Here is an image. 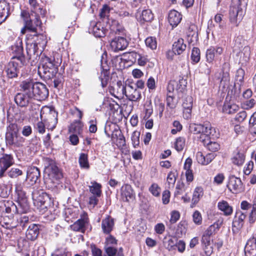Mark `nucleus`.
<instances>
[{
	"label": "nucleus",
	"mask_w": 256,
	"mask_h": 256,
	"mask_svg": "<svg viewBox=\"0 0 256 256\" xmlns=\"http://www.w3.org/2000/svg\"><path fill=\"white\" fill-rule=\"evenodd\" d=\"M23 87L27 92H30L32 98L38 100H46L48 96V90L42 82H34L32 80L23 82Z\"/></svg>",
	"instance_id": "obj_1"
},
{
	"label": "nucleus",
	"mask_w": 256,
	"mask_h": 256,
	"mask_svg": "<svg viewBox=\"0 0 256 256\" xmlns=\"http://www.w3.org/2000/svg\"><path fill=\"white\" fill-rule=\"evenodd\" d=\"M46 169L44 172L48 175L46 179V184H52L50 187L56 186L58 184V180L62 177L61 170L56 164L55 161L50 158H46L44 159Z\"/></svg>",
	"instance_id": "obj_2"
},
{
	"label": "nucleus",
	"mask_w": 256,
	"mask_h": 256,
	"mask_svg": "<svg viewBox=\"0 0 256 256\" xmlns=\"http://www.w3.org/2000/svg\"><path fill=\"white\" fill-rule=\"evenodd\" d=\"M213 128L209 122H204L202 124H192L190 126V130L194 134H200L199 142L204 144H212L210 135L212 132Z\"/></svg>",
	"instance_id": "obj_3"
},
{
	"label": "nucleus",
	"mask_w": 256,
	"mask_h": 256,
	"mask_svg": "<svg viewBox=\"0 0 256 256\" xmlns=\"http://www.w3.org/2000/svg\"><path fill=\"white\" fill-rule=\"evenodd\" d=\"M248 0H237L233 1L230 7L229 18L230 22L234 26H238L243 16L242 8L247 5Z\"/></svg>",
	"instance_id": "obj_4"
},
{
	"label": "nucleus",
	"mask_w": 256,
	"mask_h": 256,
	"mask_svg": "<svg viewBox=\"0 0 256 256\" xmlns=\"http://www.w3.org/2000/svg\"><path fill=\"white\" fill-rule=\"evenodd\" d=\"M40 14L29 12L22 10L21 12V16L23 18L26 26L30 32H36L37 28L40 27L42 24L40 20Z\"/></svg>",
	"instance_id": "obj_5"
},
{
	"label": "nucleus",
	"mask_w": 256,
	"mask_h": 256,
	"mask_svg": "<svg viewBox=\"0 0 256 256\" xmlns=\"http://www.w3.org/2000/svg\"><path fill=\"white\" fill-rule=\"evenodd\" d=\"M34 204L37 206L40 210L45 211L50 206L52 200L49 195L46 192H36L32 193Z\"/></svg>",
	"instance_id": "obj_6"
},
{
	"label": "nucleus",
	"mask_w": 256,
	"mask_h": 256,
	"mask_svg": "<svg viewBox=\"0 0 256 256\" xmlns=\"http://www.w3.org/2000/svg\"><path fill=\"white\" fill-rule=\"evenodd\" d=\"M42 66L39 67L40 72L42 71L46 77L50 78H53L57 72V68L54 64V60L44 56L42 58Z\"/></svg>",
	"instance_id": "obj_7"
},
{
	"label": "nucleus",
	"mask_w": 256,
	"mask_h": 256,
	"mask_svg": "<svg viewBox=\"0 0 256 256\" xmlns=\"http://www.w3.org/2000/svg\"><path fill=\"white\" fill-rule=\"evenodd\" d=\"M15 191L17 196L18 206H20V212H26L29 210L28 198L26 192L23 190V186L21 184H16Z\"/></svg>",
	"instance_id": "obj_8"
},
{
	"label": "nucleus",
	"mask_w": 256,
	"mask_h": 256,
	"mask_svg": "<svg viewBox=\"0 0 256 256\" xmlns=\"http://www.w3.org/2000/svg\"><path fill=\"white\" fill-rule=\"evenodd\" d=\"M17 125L15 124H10L7 127L6 134V144H17L22 142V138L18 136Z\"/></svg>",
	"instance_id": "obj_9"
},
{
	"label": "nucleus",
	"mask_w": 256,
	"mask_h": 256,
	"mask_svg": "<svg viewBox=\"0 0 256 256\" xmlns=\"http://www.w3.org/2000/svg\"><path fill=\"white\" fill-rule=\"evenodd\" d=\"M24 64L18 59L11 60L5 68L7 76L9 78H13L18 76L20 68Z\"/></svg>",
	"instance_id": "obj_10"
},
{
	"label": "nucleus",
	"mask_w": 256,
	"mask_h": 256,
	"mask_svg": "<svg viewBox=\"0 0 256 256\" xmlns=\"http://www.w3.org/2000/svg\"><path fill=\"white\" fill-rule=\"evenodd\" d=\"M21 89L24 92L17 94L14 97L16 103L20 107H25L28 104H32V98L30 96V92H26L23 87V82L20 85Z\"/></svg>",
	"instance_id": "obj_11"
},
{
	"label": "nucleus",
	"mask_w": 256,
	"mask_h": 256,
	"mask_svg": "<svg viewBox=\"0 0 256 256\" xmlns=\"http://www.w3.org/2000/svg\"><path fill=\"white\" fill-rule=\"evenodd\" d=\"M227 186L228 190L233 194L240 193L244 190L240 178L234 176H229Z\"/></svg>",
	"instance_id": "obj_12"
},
{
	"label": "nucleus",
	"mask_w": 256,
	"mask_h": 256,
	"mask_svg": "<svg viewBox=\"0 0 256 256\" xmlns=\"http://www.w3.org/2000/svg\"><path fill=\"white\" fill-rule=\"evenodd\" d=\"M245 74L244 70L242 68H239L237 70L236 78L235 84L234 89L232 92H234V95L236 98L238 97L241 92V88L243 84L244 78Z\"/></svg>",
	"instance_id": "obj_13"
},
{
	"label": "nucleus",
	"mask_w": 256,
	"mask_h": 256,
	"mask_svg": "<svg viewBox=\"0 0 256 256\" xmlns=\"http://www.w3.org/2000/svg\"><path fill=\"white\" fill-rule=\"evenodd\" d=\"M224 50V48L218 46H210L206 51V62L208 63H212L215 58H218L219 56L223 54Z\"/></svg>",
	"instance_id": "obj_14"
},
{
	"label": "nucleus",
	"mask_w": 256,
	"mask_h": 256,
	"mask_svg": "<svg viewBox=\"0 0 256 256\" xmlns=\"http://www.w3.org/2000/svg\"><path fill=\"white\" fill-rule=\"evenodd\" d=\"M128 42L123 36H116L110 42V47L114 52L122 50L126 48Z\"/></svg>",
	"instance_id": "obj_15"
},
{
	"label": "nucleus",
	"mask_w": 256,
	"mask_h": 256,
	"mask_svg": "<svg viewBox=\"0 0 256 256\" xmlns=\"http://www.w3.org/2000/svg\"><path fill=\"white\" fill-rule=\"evenodd\" d=\"M105 132L108 136H112V142L116 144H124L125 138L122 134L121 132H116L115 133L112 134L110 130V122H108L105 128Z\"/></svg>",
	"instance_id": "obj_16"
},
{
	"label": "nucleus",
	"mask_w": 256,
	"mask_h": 256,
	"mask_svg": "<svg viewBox=\"0 0 256 256\" xmlns=\"http://www.w3.org/2000/svg\"><path fill=\"white\" fill-rule=\"evenodd\" d=\"M13 163V158L10 154H4L0 158V178L4 176L5 172Z\"/></svg>",
	"instance_id": "obj_17"
},
{
	"label": "nucleus",
	"mask_w": 256,
	"mask_h": 256,
	"mask_svg": "<svg viewBox=\"0 0 256 256\" xmlns=\"http://www.w3.org/2000/svg\"><path fill=\"white\" fill-rule=\"evenodd\" d=\"M246 218V214L241 211L236 212L234 220L232 222V232H237L243 226L244 220Z\"/></svg>",
	"instance_id": "obj_18"
},
{
	"label": "nucleus",
	"mask_w": 256,
	"mask_h": 256,
	"mask_svg": "<svg viewBox=\"0 0 256 256\" xmlns=\"http://www.w3.org/2000/svg\"><path fill=\"white\" fill-rule=\"evenodd\" d=\"M88 225V216L84 214L82 218L77 220L70 226L71 229L74 231L84 233Z\"/></svg>",
	"instance_id": "obj_19"
},
{
	"label": "nucleus",
	"mask_w": 256,
	"mask_h": 256,
	"mask_svg": "<svg viewBox=\"0 0 256 256\" xmlns=\"http://www.w3.org/2000/svg\"><path fill=\"white\" fill-rule=\"evenodd\" d=\"M125 96L130 100L136 102L140 98L141 93L136 88L133 86L132 84H128L126 86Z\"/></svg>",
	"instance_id": "obj_20"
},
{
	"label": "nucleus",
	"mask_w": 256,
	"mask_h": 256,
	"mask_svg": "<svg viewBox=\"0 0 256 256\" xmlns=\"http://www.w3.org/2000/svg\"><path fill=\"white\" fill-rule=\"evenodd\" d=\"M121 198L124 202H130L135 199V194L131 186L126 184L121 188Z\"/></svg>",
	"instance_id": "obj_21"
},
{
	"label": "nucleus",
	"mask_w": 256,
	"mask_h": 256,
	"mask_svg": "<svg viewBox=\"0 0 256 256\" xmlns=\"http://www.w3.org/2000/svg\"><path fill=\"white\" fill-rule=\"evenodd\" d=\"M48 110V116L46 118L47 128L53 130L58 122V112L54 108H46Z\"/></svg>",
	"instance_id": "obj_22"
},
{
	"label": "nucleus",
	"mask_w": 256,
	"mask_h": 256,
	"mask_svg": "<svg viewBox=\"0 0 256 256\" xmlns=\"http://www.w3.org/2000/svg\"><path fill=\"white\" fill-rule=\"evenodd\" d=\"M88 31L96 37L102 38L106 36L107 30L104 28L100 23L92 22L88 28Z\"/></svg>",
	"instance_id": "obj_23"
},
{
	"label": "nucleus",
	"mask_w": 256,
	"mask_h": 256,
	"mask_svg": "<svg viewBox=\"0 0 256 256\" xmlns=\"http://www.w3.org/2000/svg\"><path fill=\"white\" fill-rule=\"evenodd\" d=\"M246 256H256V236L250 238L245 246Z\"/></svg>",
	"instance_id": "obj_24"
},
{
	"label": "nucleus",
	"mask_w": 256,
	"mask_h": 256,
	"mask_svg": "<svg viewBox=\"0 0 256 256\" xmlns=\"http://www.w3.org/2000/svg\"><path fill=\"white\" fill-rule=\"evenodd\" d=\"M202 248L206 256H210L213 252V246L211 243V237L202 234L201 240Z\"/></svg>",
	"instance_id": "obj_25"
},
{
	"label": "nucleus",
	"mask_w": 256,
	"mask_h": 256,
	"mask_svg": "<svg viewBox=\"0 0 256 256\" xmlns=\"http://www.w3.org/2000/svg\"><path fill=\"white\" fill-rule=\"evenodd\" d=\"M11 50L12 52L14 54L12 60L18 59L20 60L22 63H24L25 58L23 54V48L21 44L12 46Z\"/></svg>",
	"instance_id": "obj_26"
},
{
	"label": "nucleus",
	"mask_w": 256,
	"mask_h": 256,
	"mask_svg": "<svg viewBox=\"0 0 256 256\" xmlns=\"http://www.w3.org/2000/svg\"><path fill=\"white\" fill-rule=\"evenodd\" d=\"M114 222V219L108 216L102 222V228L104 234H108L112 230Z\"/></svg>",
	"instance_id": "obj_27"
},
{
	"label": "nucleus",
	"mask_w": 256,
	"mask_h": 256,
	"mask_svg": "<svg viewBox=\"0 0 256 256\" xmlns=\"http://www.w3.org/2000/svg\"><path fill=\"white\" fill-rule=\"evenodd\" d=\"M182 19V14L178 11L170 10L168 14V20L172 27L176 26Z\"/></svg>",
	"instance_id": "obj_28"
},
{
	"label": "nucleus",
	"mask_w": 256,
	"mask_h": 256,
	"mask_svg": "<svg viewBox=\"0 0 256 256\" xmlns=\"http://www.w3.org/2000/svg\"><path fill=\"white\" fill-rule=\"evenodd\" d=\"M40 173L39 169L36 166L30 167L27 171L26 178L32 183L35 184L40 178Z\"/></svg>",
	"instance_id": "obj_29"
},
{
	"label": "nucleus",
	"mask_w": 256,
	"mask_h": 256,
	"mask_svg": "<svg viewBox=\"0 0 256 256\" xmlns=\"http://www.w3.org/2000/svg\"><path fill=\"white\" fill-rule=\"evenodd\" d=\"M38 234L39 228L36 224L30 225L26 233V238L31 240H35L38 238Z\"/></svg>",
	"instance_id": "obj_30"
},
{
	"label": "nucleus",
	"mask_w": 256,
	"mask_h": 256,
	"mask_svg": "<svg viewBox=\"0 0 256 256\" xmlns=\"http://www.w3.org/2000/svg\"><path fill=\"white\" fill-rule=\"evenodd\" d=\"M9 10L8 4L5 1H0V24L8 16Z\"/></svg>",
	"instance_id": "obj_31"
},
{
	"label": "nucleus",
	"mask_w": 256,
	"mask_h": 256,
	"mask_svg": "<svg viewBox=\"0 0 256 256\" xmlns=\"http://www.w3.org/2000/svg\"><path fill=\"white\" fill-rule=\"evenodd\" d=\"M246 150H242L241 149L238 148L235 155L232 158V163L236 166H240L243 164L245 160V152Z\"/></svg>",
	"instance_id": "obj_32"
},
{
	"label": "nucleus",
	"mask_w": 256,
	"mask_h": 256,
	"mask_svg": "<svg viewBox=\"0 0 256 256\" xmlns=\"http://www.w3.org/2000/svg\"><path fill=\"white\" fill-rule=\"evenodd\" d=\"M28 4L30 6L32 13L40 14L42 16H44L46 10L38 4L37 0H28Z\"/></svg>",
	"instance_id": "obj_33"
},
{
	"label": "nucleus",
	"mask_w": 256,
	"mask_h": 256,
	"mask_svg": "<svg viewBox=\"0 0 256 256\" xmlns=\"http://www.w3.org/2000/svg\"><path fill=\"white\" fill-rule=\"evenodd\" d=\"M28 4L30 6L32 13L40 14L42 16H44L46 10L38 4L37 0H28Z\"/></svg>",
	"instance_id": "obj_34"
},
{
	"label": "nucleus",
	"mask_w": 256,
	"mask_h": 256,
	"mask_svg": "<svg viewBox=\"0 0 256 256\" xmlns=\"http://www.w3.org/2000/svg\"><path fill=\"white\" fill-rule=\"evenodd\" d=\"M108 23L109 25L110 33H114L117 34L124 32V27L121 24H120L117 20H109L108 22Z\"/></svg>",
	"instance_id": "obj_35"
},
{
	"label": "nucleus",
	"mask_w": 256,
	"mask_h": 256,
	"mask_svg": "<svg viewBox=\"0 0 256 256\" xmlns=\"http://www.w3.org/2000/svg\"><path fill=\"white\" fill-rule=\"evenodd\" d=\"M218 207L219 210L222 212L226 216L232 214L233 209L228 203L224 200L220 201L218 204Z\"/></svg>",
	"instance_id": "obj_36"
},
{
	"label": "nucleus",
	"mask_w": 256,
	"mask_h": 256,
	"mask_svg": "<svg viewBox=\"0 0 256 256\" xmlns=\"http://www.w3.org/2000/svg\"><path fill=\"white\" fill-rule=\"evenodd\" d=\"M204 195V189L202 186H197L195 188L192 200L191 207L192 208L194 205L198 203L200 198Z\"/></svg>",
	"instance_id": "obj_37"
},
{
	"label": "nucleus",
	"mask_w": 256,
	"mask_h": 256,
	"mask_svg": "<svg viewBox=\"0 0 256 256\" xmlns=\"http://www.w3.org/2000/svg\"><path fill=\"white\" fill-rule=\"evenodd\" d=\"M186 48V44L184 42V40L179 38L172 45V52L175 54H181Z\"/></svg>",
	"instance_id": "obj_38"
},
{
	"label": "nucleus",
	"mask_w": 256,
	"mask_h": 256,
	"mask_svg": "<svg viewBox=\"0 0 256 256\" xmlns=\"http://www.w3.org/2000/svg\"><path fill=\"white\" fill-rule=\"evenodd\" d=\"M8 205L6 204L5 206V212L6 214H26V212H20V206H16L12 202H7Z\"/></svg>",
	"instance_id": "obj_39"
},
{
	"label": "nucleus",
	"mask_w": 256,
	"mask_h": 256,
	"mask_svg": "<svg viewBox=\"0 0 256 256\" xmlns=\"http://www.w3.org/2000/svg\"><path fill=\"white\" fill-rule=\"evenodd\" d=\"M127 86H124L120 81L118 82L114 88L116 92V94H114V96L117 98H122L126 94Z\"/></svg>",
	"instance_id": "obj_40"
},
{
	"label": "nucleus",
	"mask_w": 256,
	"mask_h": 256,
	"mask_svg": "<svg viewBox=\"0 0 256 256\" xmlns=\"http://www.w3.org/2000/svg\"><path fill=\"white\" fill-rule=\"evenodd\" d=\"M222 224V220H218L216 222L210 226L204 232V234L211 237L216 230H218Z\"/></svg>",
	"instance_id": "obj_41"
},
{
	"label": "nucleus",
	"mask_w": 256,
	"mask_h": 256,
	"mask_svg": "<svg viewBox=\"0 0 256 256\" xmlns=\"http://www.w3.org/2000/svg\"><path fill=\"white\" fill-rule=\"evenodd\" d=\"M239 109L238 106L234 104L225 102L222 108L224 112L228 114H232L236 112Z\"/></svg>",
	"instance_id": "obj_42"
},
{
	"label": "nucleus",
	"mask_w": 256,
	"mask_h": 256,
	"mask_svg": "<svg viewBox=\"0 0 256 256\" xmlns=\"http://www.w3.org/2000/svg\"><path fill=\"white\" fill-rule=\"evenodd\" d=\"M90 184L91 186H89L90 192L94 196H100L102 193L101 184L95 181L92 182Z\"/></svg>",
	"instance_id": "obj_43"
},
{
	"label": "nucleus",
	"mask_w": 256,
	"mask_h": 256,
	"mask_svg": "<svg viewBox=\"0 0 256 256\" xmlns=\"http://www.w3.org/2000/svg\"><path fill=\"white\" fill-rule=\"evenodd\" d=\"M83 126L84 125L80 121H76L71 124L70 130L74 132L81 136L83 133Z\"/></svg>",
	"instance_id": "obj_44"
},
{
	"label": "nucleus",
	"mask_w": 256,
	"mask_h": 256,
	"mask_svg": "<svg viewBox=\"0 0 256 256\" xmlns=\"http://www.w3.org/2000/svg\"><path fill=\"white\" fill-rule=\"evenodd\" d=\"M102 71L101 74L99 77V78L101 82V85L102 88L106 86L108 82L110 79L109 72L106 69H104V66L102 65Z\"/></svg>",
	"instance_id": "obj_45"
},
{
	"label": "nucleus",
	"mask_w": 256,
	"mask_h": 256,
	"mask_svg": "<svg viewBox=\"0 0 256 256\" xmlns=\"http://www.w3.org/2000/svg\"><path fill=\"white\" fill-rule=\"evenodd\" d=\"M178 240L176 238H170L168 240H165L164 242L165 248L168 250H172L176 249V246Z\"/></svg>",
	"instance_id": "obj_46"
},
{
	"label": "nucleus",
	"mask_w": 256,
	"mask_h": 256,
	"mask_svg": "<svg viewBox=\"0 0 256 256\" xmlns=\"http://www.w3.org/2000/svg\"><path fill=\"white\" fill-rule=\"evenodd\" d=\"M154 18V14L151 10L148 9L142 10L141 15V20L146 22H150Z\"/></svg>",
	"instance_id": "obj_47"
},
{
	"label": "nucleus",
	"mask_w": 256,
	"mask_h": 256,
	"mask_svg": "<svg viewBox=\"0 0 256 256\" xmlns=\"http://www.w3.org/2000/svg\"><path fill=\"white\" fill-rule=\"evenodd\" d=\"M78 162L81 168H88L89 164L88 162L87 154L82 153L80 154Z\"/></svg>",
	"instance_id": "obj_48"
},
{
	"label": "nucleus",
	"mask_w": 256,
	"mask_h": 256,
	"mask_svg": "<svg viewBox=\"0 0 256 256\" xmlns=\"http://www.w3.org/2000/svg\"><path fill=\"white\" fill-rule=\"evenodd\" d=\"M145 43L147 47L152 50H156L157 48V42L155 38L152 36L147 38L145 40Z\"/></svg>",
	"instance_id": "obj_49"
},
{
	"label": "nucleus",
	"mask_w": 256,
	"mask_h": 256,
	"mask_svg": "<svg viewBox=\"0 0 256 256\" xmlns=\"http://www.w3.org/2000/svg\"><path fill=\"white\" fill-rule=\"evenodd\" d=\"M34 36H36L37 38L36 40H34L35 43L36 44L40 46L44 47L46 46L47 40L46 36L42 34H34Z\"/></svg>",
	"instance_id": "obj_50"
},
{
	"label": "nucleus",
	"mask_w": 256,
	"mask_h": 256,
	"mask_svg": "<svg viewBox=\"0 0 256 256\" xmlns=\"http://www.w3.org/2000/svg\"><path fill=\"white\" fill-rule=\"evenodd\" d=\"M196 26L194 25L191 26L187 32L188 37L191 36L190 40L192 42L194 40L196 41L198 38V34L197 32L195 30Z\"/></svg>",
	"instance_id": "obj_51"
},
{
	"label": "nucleus",
	"mask_w": 256,
	"mask_h": 256,
	"mask_svg": "<svg viewBox=\"0 0 256 256\" xmlns=\"http://www.w3.org/2000/svg\"><path fill=\"white\" fill-rule=\"evenodd\" d=\"M178 104V100L173 96L168 94L166 98V106L171 109L174 108Z\"/></svg>",
	"instance_id": "obj_52"
},
{
	"label": "nucleus",
	"mask_w": 256,
	"mask_h": 256,
	"mask_svg": "<svg viewBox=\"0 0 256 256\" xmlns=\"http://www.w3.org/2000/svg\"><path fill=\"white\" fill-rule=\"evenodd\" d=\"M200 50L197 48H194L191 54L192 61L194 63H197L200 61Z\"/></svg>",
	"instance_id": "obj_53"
},
{
	"label": "nucleus",
	"mask_w": 256,
	"mask_h": 256,
	"mask_svg": "<svg viewBox=\"0 0 256 256\" xmlns=\"http://www.w3.org/2000/svg\"><path fill=\"white\" fill-rule=\"evenodd\" d=\"M193 105V98L191 96H187L184 98L182 102L183 108H192Z\"/></svg>",
	"instance_id": "obj_54"
},
{
	"label": "nucleus",
	"mask_w": 256,
	"mask_h": 256,
	"mask_svg": "<svg viewBox=\"0 0 256 256\" xmlns=\"http://www.w3.org/2000/svg\"><path fill=\"white\" fill-rule=\"evenodd\" d=\"M38 49V45L35 42L30 44H28L26 47L27 53L30 56L35 55L37 52Z\"/></svg>",
	"instance_id": "obj_55"
},
{
	"label": "nucleus",
	"mask_w": 256,
	"mask_h": 256,
	"mask_svg": "<svg viewBox=\"0 0 256 256\" xmlns=\"http://www.w3.org/2000/svg\"><path fill=\"white\" fill-rule=\"evenodd\" d=\"M149 191L154 196H158L160 192V188L158 184L154 183L149 188Z\"/></svg>",
	"instance_id": "obj_56"
},
{
	"label": "nucleus",
	"mask_w": 256,
	"mask_h": 256,
	"mask_svg": "<svg viewBox=\"0 0 256 256\" xmlns=\"http://www.w3.org/2000/svg\"><path fill=\"white\" fill-rule=\"evenodd\" d=\"M8 176L11 178H16L22 174V172L19 168H12L8 172Z\"/></svg>",
	"instance_id": "obj_57"
},
{
	"label": "nucleus",
	"mask_w": 256,
	"mask_h": 256,
	"mask_svg": "<svg viewBox=\"0 0 256 256\" xmlns=\"http://www.w3.org/2000/svg\"><path fill=\"white\" fill-rule=\"evenodd\" d=\"M20 214L21 215H20L18 217H17L16 218L20 226L24 228L26 226V224L28 222L29 218L26 214L22 215V214Z\"/></svg>",
	"instance_id": "obj_58"
},
{
	"label": "nucleus",
	"mask_w": 256,
	"mask_h": 256,
	"mask_svg": "<svg viewBox=\"0 0 256 256\" xmlns=\"http://www.w3.org/2000/svg\"><path fill=\"white\" fill-rule=\"evenodd\" d=\"M184 191V184L183 182H177L176 191L174 192V196H177L178 195L182 194Z\"/></svg>",
	"instance_id": "obj_59"
},
{
	"label": "nucleus",
	"mask_w": 256,
	"mask_h": 256,
	"mask_svg": "<svg viewBox=\"0 0 256 256\" xmlns=\"http://www.w3.org/2000/svg\"><path fill=\"white\" fill-rule=\"evenodd\" d=\"M176 180V172H170L167 176V181L169 185L173 186Z\"/></svg>",
	"instance_id": "obj_60"
},
{
	"label": "nucleus",
	"mask_w": 256,
	"mask_h": 256,
	"mask_svg": "<svg viewBox=\"0 0 256 256\" xmlns=\"http://www.w3.org/2000/svg\"><path fill=\"white\" fill-rule=\"evenodd\" d=\"M110 8L108 6L104 5V6L100 10V16L101 18H107L109 20L108 14L110 13Z\"/></svg>",
	"instance_id": "obj_61"
},
{
	"label": "nucleus",
	"mask_w": 256,
	"mask_h": 256,
	"mask_svg": "<svg viewBox=\"0 0 256 256\" xmlns=\"http://www.w3.org/2000/svg\"><path fill=\"white\" fill-rule=\"evenodd\" d=\"M178 84L177 81L176 80H170L168 83L167 86V90L168 93H172L174 92L176 90V87L178 86Z\"/></svg>",
	"instance_id": "obj_62"
},
{
	"label": "nucleus",
	"mask_w": 256,
	"mask_h": 256,
	"mask_svg": "<svg viewBox=\"0 0 256 256\" xmlns=\"http://www.w3.org/2000/svg\"><path fill=\"white\" fill-rule=\"evenodd\" d=\"M194 222L196 224H200L202 222V217L200 213L198 211H195L192 214Z\"/></svg>",
	"instance_id": "obj_63"
},
{
	"label": "nucleus",
	"mask_w": 256,
	"mask_h": 256,
	"mask_svg": "<svg viewBox=\"0 0 256 256\" xmlns=\"http://www.w3.org/2000/svg\"><path fill=\"white\" fill-rule=\"evenodd\" d=\"M172 125L174 128L172 130L171 132L173 134H176L178 132H180L182 129V126L179 121L174 120Z\"/></svg>",
	"instance_id": "obj_64"
}]
</instances>
